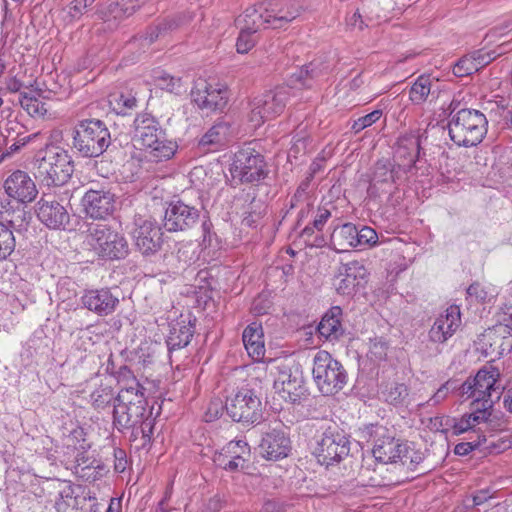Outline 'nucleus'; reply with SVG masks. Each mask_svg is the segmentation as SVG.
Masks as SVG:
<instances>
[{
	"mask_svg": "<svg viewBox=\"0 0 512 512\" xmlns=\"http://www.w3.org/2000/svg\"><path fill=\"white\" fill-rule=\"evenodd\" d=\"M459 102L449 105L448 131L451 140L458 146L471 147L479 144L487 133L486 116L475 109L463 108L455 112Z\"/></svg>",
	"mask_w": 512,
	"mask_h": 512,
	"instance_id": "obj_1",
	"label": "nucleus"
},
{
	"mask_svg": "<svg viewBox=\"0 0 512 512\" xmlns=\"http://www.w3.org/2000/svg\"><path fill=\"white\" fill-rule=\"evenodd\" d=\"M72 147L82 157L101 156L111 144V134L107 125L100 119L79 121L72 131Z\"/></svg>",
	"mask_w": 512,
	"mask_h": 512,
	"instance_id": "obj_2",
	"label": "nucleus"
},
{
	"mask_svg": "<svg viewBox=\"0 0 512 512\" xmlns=\"http://www.w3.org/2000/svg\"><path fill=\"white\" fill-rule=\"evenodd\" d=\"M202 209L199 191L183 192L177 200H172L168 204L163 226L169 232L190 230L198 224Z\"/></svg>",
	"mask_w": 512,
	"mask_h": 512,
	"instance_id": "obj_3",
	"label": "nucleus"
},
{
	"mask_svg": "<svg viewBox=\"0 0 512 512\" xmlns=\"http://www.w3.org/2000/svg\"><path fill=\"white\" fill-rule=\"evenodd\" d=\"M312 374L323 395H335L345 387L349 379L344 366L325 350L315 354Z\"/></svg>",
	"mask_w": 512,
	"mask_h": 512,
	"instance_id": "obj_4",
	"label": "nucleus"
},
{
	"mask_svg": "<svg viewBox=\"0 0 512 512\" xmlns=\"http://www.w3.org/2000/svg\"><path fill=\"white\" fill-rule=\"evenodd\" d=\"M34 175L47 186H62L66 184L74 172L72 157L65 150H49L45 155L36 159Z\"/></svg>",
	"mask_w": 512,
	"mask_h": 512,
	"instance_id": "obj_5",
	"label": "nucleus"
},
{
	"mask_svg": "<svg viewBox=\"0 0 512 512\" xmlns=\"http://www.w3.org/2000/svg\"><path fill=\"white\" fill-rule=\"evenodd\" d=\"M292 89L279 86L254 97L249 103L248 119L253 127L281 115L291 97Z\"/></svg>",
	"mask_w": 512,
	"mask_h": 512,
	"instance_id": "obj_6",
	"label": "nucleus"
},
{
	"mask_svg": "<svg viewBox=\"0 0 512 512\" xmlns=\"http://www.w3.org/2000/svg\"><path fill=\"white\" fill-rule=\"evenodd\" d=\"M144 393H132V390H120L113 408V425L118 431L133 428L144 423L147 412Z\"/></svg>",
	"mask_w": 512,
	"mask_h": 512,
	"instance_id": "obj_7",
	"label": "nucleus"
},
{
	"mask_svg": "<svg viewBox=\"0 0 512 512\" xmlns=\"http://www.w3.org/2000/svg\"><path fill=\"white\" fill-rule=\"evenodd\" d=\"M350 436L336 423L328 425L317 440L315 456L321 465L339 463L350 453Z\"/></svg>",
	"mask_w": 512,
	"mask_h": 512,
	"instance_id": "obj_8",
	"label": "nucleus"
},
{
	"mask_svg": "<svg viewBox=\"0 0 512 512\" xmlns=\"http://www.w3.org/2000/svg\"><path fill=\"white\" fill-rule=\"evenodd\" d=\"M224 407L233 421L245 425L260 423L263 418L262 402L256 392L248 387H242L228 396Z\"/></svg>",
	"mask_w": 512,
	"mask_h": 512,
	"instance_id": "obj_9",
	"label": "nucleus"
},
{
	"mask_svg": "<svg viewBox=\"0 0 512 512\" xmlns=\"http://www.w3.org/2000/svg\"><path fill=\"white\" fill-rule=\"evenodd\" d=\"M89 244L101 257L110 260L124 259L129 254L126 238L105 224L90 228Z\"/></svg>",
	"mask_w": 512,
	"mask_h": 512,
	"instance_id": "obj_10",
	"label": "nucleus"
},
{
	"mask_svg": "<svg viewBox=\"0 0 512 512\" xmlns=\"http://www.w3.org/2000/svg\"><path fill=\"white\" fill-rule=\"evenodd\" d=\"M230 171L233 178H238L242 183L258 182L267 175L264 157L252 148L235 153Z\"/></svg>",
	"mask_w": 512,
	"mask_h": 512,
	"instance_id": "obj_11",
	"label": "nucleus"
},
{
	"mask_svg": "<svg viewBox=\"0 0 512 512\" xmlns=\"http://www.w3.org/2000/svg\"><path fill=\"white\" fill-rule=\"evenodd\" d=\"M401 171L390 159H379L373 166L372 174L367 188V195L371 199H378L382 195H391L394 185L399 180Z\"/></svg>",
	"mask_w": 512,
	"mask_h": 512,
	"instance_id": "obj_12",
	"label": "nucleus"
},
{
	"mask_svg": "<svg viewBox=\"0 0 512 512\" xmlns=\"http://www.w3.org/2000/svg\"><path fill=\"white\" fill-rule=\"evenodd\" d=\"M370 437L373 439V456L379 462L396 463L405 451V443L395 439L393 432L385 426H372Z\"/></svg>",
	"mask_w": 512,
	"mask_h": 512,
	"instance_id": "obj_13",
	"label": "nucleus"
},
{
	"mask_svg": "<svg viewBox=\"0 0 512 512\" xmlns=\"http://www.w3.org/2000/svg\"><path fill=\"white\" fill-rule=\"evenodd\" d=\"M499 378L497 369L482 368L473 377V386L476 389V401L472 402V406H480L491 410L494 403L500 399L501 393L496 383Z\"/></svg>",
	"mask_w": 512,
	"mask_h": 512,
	"instance_id": "obj_14",
	"label": "nucleus"
},
{
	"mask_svg": "<svg viewBox=\"0 0 512 512\" xmlns=\"http://www.w3.org/2000/svg\"><path fill=\"white\" fill-rule=\"evenodd\" d=\"M132 232L136 248L144 256L153 255L158 252L162 245L161 228L156 222L150 219H137Z\"/></svg>",
	"mask_w": 512,
	"mask_h": 512,
	"instance_id": "obj_15",
	"label": "nucleus"
},
{
	"mask_svg": "<svg viewBox=\"0 0 512 512\" xmlns=\"http://www.w3.org/2000/svg\"><path fill=\"white\" fill-rule=\"evenodd\" d=\"M84 212L93 219H105L115 210L116 197L108 189H89L81 200Z\"/></svg>",
	"mask_w": 512,
	"mask_h": 512,
	"instance_id": "obj_16",
	"label": "nucleus"
},
{
	"mask_svg": "<svg viewBox=\"0 0 512 512\" xmlns=\"http://www.w3.org/2000/svg\"><path fill=\"white\" fill-rule=\"evenodd\" d=\"M191 98L201 110L209 112L222 111L228 101L226 89L213 88L204 80L195 83L191 91Z\"/></svg>",
	"mask_w": 512,
	"mask_h": 512,
	"instance_id": "obj_17",
	"label": "nucleus"
},
{
	"mask_svg": "<svg viewBox=\"0 0 512 512\" xmlns=\"http://www.w3.org/2000/svg\"><path fill=\"white\" fill-rule=\"evenodd\" d=\"M6 194L20 203L32 202L38 190L28 173L16 170L12 172L4 182Z\"/></svg>",
	"mask_w": 512,
	"mask_h": 512,
	"instance_id": "obj_18",
	"label": "nucleus"
},
{
	"mask_svg": "<svg viewBox=\"0 0 512 512\" xmlns=\"http://www.w3.org/2000/svg\"><path fill=\"white\" fill-rule=\"evenodd\" d=\"M38 219L50 229L65 230L70 223V215L57 200L42 197L37 203Z\"/></svg>",
	"mask_w": 512,
	"mask_h": 512,
	"instance_id": "obj_19",
	"label": "nucleus"
},
{
	"mask_svg": "<svg viewBox=\"0 0 512 512\" xmlns=\"http://www.w3.org/2000/svg\"><path fill=\"white\" fill-rule=\"evenodd\" d=\"M461 325L460 307L457 305L449 306L444 314H441L431 329L429 330V339L434 343H445L457 331Z\"/></svg>",
	"mask_w": 512,
	"mask_h": 512,
	"instance_id": "obj_20",
	"label": "nucleus"
},
{
	"mask_svg": "<svg viewBox=\"0 0 512 512\" xmlns=\"http://www.w3.org/2000/svg\"><path fill=\"white\" fill-rule=\"evenodd\" d=\"M340 280L336 284V291L343 296H352L367 282L368 272L365 266L358 261H351L343 266L339 273Z\"/></svg>",
	"mask_w": 512,
	"mask_h": 512,
	"instance_id": "obj_21",
	"label": "nucleus"
},
{
	"mask_svg": "<svg viewBox=\"0 0 512 512\" xmlns=\"http://www.w3.org/2000/svg\"><path fill=\"white\" fill-rule=\"evenodd\" d=\"M482 343L486 355L502 356L512 350V326L498 324L489 328L483 334Z\"/></svg>",
	"mask_w": 512,
	"mask_h": 512,
	"instance_id": "obj_22",
	"label": "nucleus"
},
{
	"mask_svg": "<svg viewBox=\"0 0 512 512\" xmlns=\"http://www.w3.org/2000/svg\"><path fill=\"white\" fill-rule=\"evenodd\" d=\"M81 303L89 311L99 316H107L115 311L119 299L108 288L91 289L84 292Z\"/></svg>",
	"mask_w": 512,
	"mask_h": 512,
	"instance_id": "obj_23",
	"label": "nucleus"
},
{
	"mask_svg": "<svg viewBox=\"0 0 512 512\" xmlns=\"http://www.w3.org/2000/svg\"><path fill=\"white\" fill-rule=\"evenodd\" d=\"M270 26L273 29L285 27L300 15V5L295 0L266 1Z\"/></svg>",
	"mask_w": 512,
	"mask_h": 512,
	"instance_id": "obj_24",
	"label": "nucleus"
},
{
	"mask_svg": "<svg viewBox=\"0 0 512 512\" xmlns=\"http://www.w3.org/2000/svg\"><path fill=\"white\" fill-rule=\"evenodd\" d=\"M259 448L265 459L276 461L288 456L291 450V442L283 431L273 429L264 434Z\"/></svg>",
	"mask_w": 512,
	"mask_h": 512,
	"instance_id": "obj_25",
	"label": "nucleus"
},
{
	"mask_svg": "<svg viewBox=\"0 0 512 512\" xmlns=\"http://www.w3.org/2000/svg\"><path fill=\"white\" fill-rule=\"evenodd\" d=\"M163 132L160 122L149 113L139 114L134 120V140L141 148L154 143Z\"/></svg>",
	"mask_w": 512,
	"mask_h": 512,
	"instance_id": "obj_26",
	"label": "nucleus"
},
{
	"mask_svg": "<svg viewBox=\"0 0 512 512\" xmlns=\"http://www.w3.org/2000/svg\"><path fill=\"white\" fill-rule=\"evenodd\" d=\"M421 141L418 136H406L398 140L395 157L399 160L397 168L408 173L420 157Z\"/></svg>",
	"mask_w": 512,
	"mask_h": 512,
	"instance_id": "obj_27",
	"label": "nucleus"
},
{
	"mask_svg": "<svg viewBox=\"0 0 512 512\" xmlns=\"http://www.w3.org/2000/svg\"><path fill=\"white\" fill-rule=\"evenodd\" d=\"M301 382L300 378L292 375L290 368L283 367L274 381V388L285 401L295 404L300 400Z\"/></svg>",
	"mask_w": 512,
	"mask_h": 512,
	"instance_id": "obj_28",
	"label": "nucleus"
},
{
	"mask_svg": "<svg viewBox=\"0 0 512 512\" xmlns=\"http://www.w3.org/2000/svg\"><path fill=\"white\" fill-rule=\"evenodd\" d=\"M243 344L248 355L254 361H260L265 355L264 332L261 323L252 322L243 331Z\"/></svg>",
	"mask_w": 512,
	"mask_h": 512,
	"instance_id": "obj_29",
	"label": "nucleus"
},
{
	"mask_svg": "<svg viewBox=\"0 0 512 512\" xmlns=\"http://www.w3.org/2000/svg\"><path fill=\"white\" fill-rule=\"evenodd\" d=\"M266 8V1L247 7L244 13L237 18V24L256 32L261 28H271Z\"/></svg>",
	"mask_w": 512,
	"mask_h": 512,
	"instance_id": "obj_30",
	"label": "nucleus"
},
{
	"mask_svg": "<svg viewBox=\"0 0 512 512\" xmlns=\"http://www.w3.org/2000/svg\"><path fill=\"white\" fill-rule=\"evenodd\" d=\"M341 316L342 309L339 306L331 307L317 326L319 335L328 341L338 340L344 333Z\"/></svg>",
	"mask_w": 512,
	"mask_h": 512,
	"instance_id": "obj_31",
	"label": "nucleus"
},
{
	"mask_svg": "<svg viewBox=\"0 0 512 512\" xmlns=\"http://www.w3.org/2000/svg\"><path fill=\"white\" fill-rule=\"evenodd\" d=\"M158 138L151 145H144L142 149L147 157L155 162L167 161L175 155L178 145L175 141L167 138L166 131L162 133V137Z\"/></svg>",
	"mask_w": 512,
	"mask_h": 512,
	"instance_id": "obj_32",
	"label": "nucleus"
},
{
	"mask_svg": "<svg viewBox=\"0 0 512 512\" xmlns=\"http://www.w3.org/2000/svg\"><path fill=\"white\" fill-rule=\"evenodd\" d=\"M356 225L346 223L334 229L330 236V245L336 252H345L356 247Z\"/></svg>",
	"mask_w": 512,
	"mask_h": 512,
	"instance_id": "obj_33",
	"label": "nucleus"
},
{
	"mask_svg": "<svg viewBox=\"0 0 512 512\" xmlns=\"http://www.w3.org/2000/svg\"><path fill=\"white\" fill-rule=\"evenodd\" d=\"M52 487L55 490L54 508L57 512H68L75 506V490L70 482L54 480Z\"/></svg>",
	"mask_w": 512,
	"mask_h": 512,
	"instance_id": "obj_34",
	"label": "nucleus"
},
{
	"mask_svg": "<svg viewBox=\"0 0 512 512\" xmlns=\"http://www.w3.org/2000/svg\"><path fill=\"white\" fill-rule=\"evenodd\" d=\"M194 335V325L189 321L176 322L171 326L166 340L169 351L186 347Z\"/></svg>",
	"mask_w": 512,
	"mask_h": 512,
	"instance_id": "obj_35",
	"label": "nucleus"
},
{
	"mask_svg": "<svg viewBox=\"0 0 512 512\" xmlns=\"http://www.w3.org/2000/svg\"><path fill=\"white\" fill-rule=\"evenodd\" d=\"M473 412L470 414H464L460 420L453 425V432L456 435L462 434L472 429L476 424L481 422H488L491 416V411L480 407L472 406Z\"/></svg>",
	"mask_w": 512,
	"mask_h": 512,
	"instance_id": "obj_36",
	"label": "nucleus"
},
{
	"mask_svg": "<svg viewBox=\"0 0 512 512\" xmlns=\"http://www.w3.org/2000/svg\"><path fill=\"white\" fill-rule=\"evenodd\" d=\"M433 80L429 75H420L413 83L409 90V99L415 105H421L428 101L429 96H433L435 92L432 91Z\"/></svg>",
	"mask_w": 512,
	"mask_h": 512,
	"instance_id": "obj_37",
	"label": "nucleus"
},
{
	"mask_svg": "<svg viewBox=\"0 0 512 512\" xmlns=\"http://www.w3.org/2000/svg\"><path fill=\"white\" fill-rule=\"evenodd\" d=\"M1 218V222L5 223V225L8 226L12 231L16 230L20 232L26 229L30 215L25 211L24 207L18 205L16 208H6L5 211L2 212Z\"/></svg>",
	"mask_w": 512,
	"mask_h": 512,
	"instance_id": "obj_38",
	"label": "nucleus"
},
{
	"mask_svg": "<svg viewBox=\"0 0 512 512\" xmlns=\"http://www.w3.org/2000/svg\"><path fill=\"white\" fill-rule=\"evenodd\" d=\"M230 134V125L226 122H218L213 125L200 139L199 145L209 147L223 145Z\"/></svg>",
	"mask_w": 512,
	"mask_h": 512,
	"instance_id": "obj_39",
	"label": "nucleus"
},
{
	"mask_svg": "<svg viewBox=\"0 0 512 512\" xmlns=\"http://www.w3.org/2000/svg\"><path fill=\"white\" fill-rule=\"evenodd\" d=\"M221 453L224 457L237 461L240 468L243 469L246 457L250 455V448L243 440L230 441L222 448Z\"/></svg>",
	"mask_w": 512,
	"mask_h": 512,
	"instance_id": "obj_40",
	"label": "nucleus"
},
{
	"mask_svg": "<svg viewBox=\"0 0 512 512\" xmlns=\"http://www.w3.org/2000/svg\"><path fill=\"white\" fill-rule=\"evenodd\" d=\"M381 394L386 402L399 406L406 402L409 396V389L405 384L392 383Z\"/></svg>",
	"mask_w": 512,
	"mask_h": 512,
	"instance_id": "obj_41",
	"label": "nucleus"
},
{
	"mask_svg": "<svg viewBox=\"0 0 512 512\" xmlns=\"http://www.w3.org/2000/svg\"><path fill=\"white\" fill-rule=\"evenodd\" d=\"M92 405L95 409H105L111 402L115 404L114 390L110 385H100L90 395Z\"/></svg>",
	"mask_w": 512,
	"mask_h": 512,
	"instance_id": "obj_42",
	"label": "nucleus"
},
{
	"mask_svg": "<svg viewBox=\"0 0 512 512\" xmlns=\"http://www.w3.org/2000/svg\"><path fill=\"white\" fill-rule=\"evenodd\" d=\"M118 382L122 383L124 386L121 390H132V393H144L143 386L138 382L136 377L130 368L126 365L121 366L115 373Z\"/></svg>",
	"mask_w": 512,
	"mask_h": 512,
	"instance_id": "obj_43",
	"label": "nucleus"
},
{
	"mask_svg": "<svg viewBox=\"0 0 512 512\" xmlns=\"http://www.w3.org/2000/svg\"><path fill=\"white\" fill-rule=\"evenodd\" d=\"M16 240L13 231L0 222V261L6 260L15 250Z\"/></svg>",
	"mask_w": 512,
	"mask_h": 512,
	"instance_id": "obj_44",
	"label": "nucleus"
},
{
	"mask_svg": "<svg viewBox=\"0 0 512 512\" xmlns=\"http://www.w3.org/2000/svg\"><path fill=\"white\" fill-rule=\"evenodd\" d=\"M153 81L158 88L171 93L178 94L182 88L181 78L171 76L162 71L155 72Z\"/></svg>",
	"mask_w": 512,
	"mask_h": 512,
	"instance_id": "obj_45",
	"label": "nucleus"
},
{
	"mask_svg": "<svg viewBox=\"0 0 512 512\" xmlns=\"http://www.w3.org/2000/svg\"><path fill=\"white\" fill-rule=\"evenodd\" d=\"M96 0H73L65 9V21L71 23L79 20Z\"/></svg>",
	"mask_w": 512,
	"mask_h": 512,
	"instance_id": "obj_46",
	"label": "nucleus"
},
{
	"mask_svg": "<svg viewBox=\"0 0 512 512\" xmlns=\"http://www.w3.org/2000/svg\"><path fill=\"white\" fill-rule=\"evenodd\" d=\"M331 217V212L325 207H319L311 225H307L301 232L302 237H312L314 231H322Z\"/></svg>",
	"mask_w": 512,
	"mask_h": 512,
	"instance_id": "obj_47",
	"label": "nucleus"
},
{
	"mask_svg": "<svg viewBox=\"0 0 512 512\" xmlns=\"http://www.w3.org/2000/svg\"><path fill=\"white\" fill-rule=\"evenodd\" d=\"M425 460V453L414 446L405 444V451L401 454L399 461L407 465L409 469L416 470L418 465Z\"/></svg>",
	"mask_w": 512,
	"mask_h": 512,
	"instance_id": "obj_48",
	"label": "nucleus"
},
{
	"mask_svg": "<svg viewBox=\"0 0 512 512\" xmlns=\"http://www.w3.org/2000/svg\"><path fill=\"white\" fill-rule=\"evenodd\" d=\"M192 19V16L187 13H180L167 18L162 19L159 24L163 31L164 36L179 29L183 25L187 24Z\"/></svg>",
	"mask_w": 512,
	"mask_h": 512,
	"instance_id": "obj_49",
	"label": "nucleus"
},
{
	"mask_svg": "<svg viewBox=\"0 0 512 512\" xmlns=\"http://www.w3.org/2000/svg\"><path fill=\"white\" fill-rule=\"evenodd\" d=\"M256 31H251L243 26H240V33L236 42V49L238 53H248L255 45L256 40L254 34Z\"/></svg>",
	"mask_w": 512,
	"mask_h": 512,
	"instance_id": "obj_50",
	"label": "nucleus"
},
{
	"mask_svg": "<svg viewBox=\"0 0 512 512\" xmlns=\"http://www.w3.org/2000/svg\"><path fill=\"white\" fill-rule=\"evenodd\" d=\"M477 71L478 69L475 65L474 59L470 55H466L459 59L453 67V74L456 77L468 76Z\"/></svg>",
	"mask_w": 512,
	"mask_h": 512,
	"instance_id": "obj_51",
	"label": "nucleus"
},
{
	"mask_svg": "<svg viewBox=\"0 0 512 512\" xmlns=\"http://www.w3.org/2000/svg\"><path fill=\"white\" fill-rule=\"evenodd\" d=\"M111 103H115L114 111L117 114L125 115L128 110H131L136 107L137 100L134 96L131 95H115Z\"/></svg>",
	"mask_w": 512,
	"mask_h": 512,
	"instance_id": "obj_52",
	"label": "nucleus"
},
{
	"mask_svg": "<svg viewBox=\"0 0 512 512\" xmlns=\"http://www.w3.org/2000/svg\"><path fill=\"white\" fill-rule=\"evenodd\" d=\"M356 247L358 246H372L377 243L378 236L376 231L368 226H363L361 229L356 227Z\"/></svg>",
	"mask_w": 512,
	"mask_h": 512,
	"instance_id": "obj_53",
	"label": "nucleus"
},
{
	"mask_svg": "<svg viewBox=\"0 0 512 512\" xmlns=\"http://www.w3.org/2000/svg\"><path fill=\"white\" fill-rule=\"evenodd\" d=\"M382 115L381 110H374L369 114L359 117L355 120L351 126V129L354 133H359L367 127H370L374 123H376Z\"/></svg>",
	"mask_w": 512,
	"mask_h": 512,
	"instance_id": "obj_54",
	"label": "nucleus"
},
{
	"mask_svg": "<svg viewBox=\"0 0 512 512\" xmlns=\"http://www.w3.org/2000/svg\"><path fill=\"white\" fill-rule=\"evenodd\" d=\"M315 202V197L312 192H303L296 189L294 195L290 200V209L297 207L300 204H305L306 207H312Z\"/></svg>",
	"mask_w": 512,
	"mask_h": 512,
	"instance_id": "obj_55",
	"label": "nucleus"
},
{
	"mask_svg": "<svg viewBox=\"0 0 512 512\" xmlns=\"http://www.w3.org/2000/svg\"><path fill=\"white\" fill-rule=\"evenodd\" d=\"M482 442H486L485 436H479L478 441L458 443L454 448V453L456 455L466 456L474 449L479 448L482 445Z\"/></svg>",
	"mask_w": 512,
	"mask_h": 512,
	"instance_id": "obj_56",
	"label": "nucleus"
},
{
	"mask_svg": "<svg viewBox=\"0 0 512 512\" xmlns=\"http://www.w3.org/2000/svg\"><path fill=\"white\" fill-rule=\"evenodd\" d=\"M470 56L473 57L478 71L496 58L494 52H484L482 50L475 51Z\"/></svg>",
	"mask_w": 512,
	"mask_h": 512,
	"instance_id": "obj_57",
	"label": "nucleus"
},
{
	"mask_svg": "<svg viewBox=\"0 0 512 512\" xmlns=\"http://www.w3.org/2000/svg\"><path fill=\"white\" fill-rule=\"evenodd\" d=\"M214 462L217 466L228 471H238L241 469L237 461L224 457L221 452L214 457Z\"/></svg>",
	"mask_w": 512,
	"mask_h": 512,
	"instance_id": "obj_58",
	"label": "nucleus"
},
{
	"mask_svg": "<svg viewBox=\"0 0 512 512\" xmlns=\"http://www.w3.org/2000/svg\"><path fill=\"white\" fill-rule=\"evenodd\" d=\"M160 37H164V34L159 23L149 26L141 36L148 44L154 43Z\"/></svg>",
	"mask_w": 512,
	"mask_h": 512,
	"instance_id": "obj_59",
	"label": "nucleus"
},
{
	"mask_svg": "<svg viewBox=\"0 0 512 512\" xmlns=\"http://www.w3.org/2000/svg\"><path fill=\"white\" fill-rule=\"evenodd\" d=\"M223 406L220 401H212L205 413V421L206 422H212L216 419H218L223 411Z\"/></svg>",
	"mask_w": 512,
	"mask_h": 512,
	"instance_id": "obj_60",
	"label": "nucleus"
},
{
	"mask_svg": "<svg viewBox=\"0 0 512 512\" xmlns=\"http://www.w3.org/2000/svg\"><path fill=\"white\" fill-rule=\"evenodd\" d=\"M467 294L470 297H474L477 301H485L487 298V292L478 282L472 283L467 288Z\"/></svg>",
	"mask_w": 512,
	"mask_h": 512,
	"instance_id": "obj_61",
	"label": "nucleus"
},
{
	"mask_svg": "<svg viewBox=\"0 0 512 512\" xmlns=\"http://www.w3.org/2000/svg\"><path fill=\"white\" fill-rule=\"evenodd\" d=\"M245 216L242 220V224L247 227H255L259 220L262 218V213L256 212L254 210H249L245 212Z\"/></svg>",
	"mask_w": 512,
	"mask_h": 512,
	"instance_id": "obj_62",
	"label": "nucleus"
},
{
	"mask_svg": "<svg viewBox=\"0 0 512 512\" xmlns=\"http://www.w3.org/2000/svg\"><path fill=\"white\" fill-rule=\"evenodd\" d=\"M449 394V382L443 384L430 398L429 402H432L433 405L439 404L442 402Z\"/></svg>",
	"mask_w": 512,
	"mask_h": 512,
	"instance_id": "obj_63",
	"label": "nucleus"
},
{
	"mask_svg": "<svg viewBox=\"0 0 512 512\" xmlns=\"http://www.w3.org/2000/svg\"><path fill=\"white\" fill-rule=\"evenodd\" d=\"M264 512H283L284 504L276 499H268L263 504Z\"/></svg>",
	"mask_w": 512,
	"mask_h": 512,
	"instance_id": "obj_64",
	"label": "nucleus"
}]
</instances>
